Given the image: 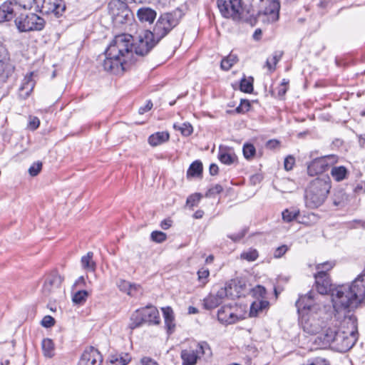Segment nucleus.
<instances>
[{
    "mask_svg": "<svg viewBox=\"0 0 365 365\" xmlns=\"http://www.w3.org/2000/svg\"><path fill=\"white\" fill-rule=\"evenodd\" d=\"M347 170L344 166L333 167L331 168V175L336 181H341L346 178Z\"/></svg>",
    "mask_w": 365,
    "mask_h": 365,
    "instance_id": "35",
    "label": "nucleus"
},
{
    "mask_svg": "<svg viewBox=\"0 0 365 365\" xmlns=\"http://www.w3.org/2000/svg\"><path fill=\"white\" fill-rule=\"evenodd\" d=\"M158 42L159 41H156L155 37L151 34V31H145L136 42L133 41L134 58L135 56L147 55Z\"/></svg>",
    "mask_w": 365,
    "mask_h": 365,
    "instance_id": "10",
    "label": "nucleus"
},
{
    "mask_svg": "<svg viewBox=\"0 0 365 365\" xmlns=\"http://www.w3.org/2000/svg\"><path fill=\"white\" fill-rule=\"evenodd\" d=\"M289 250L288 247L285 245L278 247L274 252V257L275 258H279L282 257L287 251Z\"/></svg>",
    "mask_w": 365,
    "mask_h": 365,
    "instance_id": "58",
    "label": "nucleus"
},
{
    "mask_svg": "<svg viewBox=\"0 0 365 365\" xmlns=\"http://www.w3.org/2000/svg\"><path fill=\"white\" fill-rule=\"evenodd\" d=\"M295 305L299 314H304L305 311L312 310L315 306L314 293L311 291L305 295L300 296Z\"/></svg>",
    "mask_w": 365,
    "mask_h": 365,
    "instance_id": "16",
    "label": "nucleus"
},
{
    "mask_svg": "<svg viewBox=\"0 0 365 365\" xmlns=\"http://www.w3.org/2000/svg\"><path fill=\"white\" fill-rule=\"evenodd\" d=\"M42 168V163L39 161L34 163L29 169V173L31 176H36Z\"/></svg>",
    "mask_w": 365,
    "mask_h": 365,
    "instance_id": "52",
    "label": "nucleus"
},
{
    "mask_svg": "<svg viewBox=\"0 0 365 365\" xmlns=\"http://www.w3.org/2000/svg\"><path fill=\"white\" fill-rule=\"evenodd\" d=\"M162 312L164 317L165 327L167 328L168 333L170 334L174 331L175 327L173 311L171 307H167L162 308Z\"/></svg>",
    "mask_w": 365,
    "mask_h": 365,
    "instance_id": "27",
    "label": "nucleus"
},
{
    "mask_svg": "<svg viewBox=\"0 0 365 365\" xmlns=\"http://www.w3.org/2000/svg\"><path fill=\"white\" fill-rule=\"evenodd\" d=\"M202 173V164L200 161L196 160L194 161L190 165L189 169L187 170V175L195 177L199 176Z\"/></svg>",
    "mask_w": 365,
    "mask_h": 365,
    "instance_id": "37",
    "label": "nucleus"
},
{
    "mask_svg": "<svg viewBox=\"0 0 365 365\" xmlns=\"http://www.w3.org/2000/svg\"><path fill=\"white\" fill-rule=\"evenodd\" d=\"M170 135L168 132H157L148 138V143L151 146H158L169 140Z\"/></svg>",
    "mask_w": 365,
    "mask_h": 365,
    "instance_id": "30",
    "label": "nucleus"
},
{
    "mask_svg": "<svg viewBox=\"0 0 365 365\" xmlns=\"http://www.w3.org/2000/svg\"><path fill=\"white\" fill-rule=\"evenodd\" d=\"M141 365H159L156 361L150 357L145 356L140 359Z\"/></svg>",
    "mask_w": 365,
    "mask_h": 365,
    "instance_id": "64",
    "label": "nucleus"
},
{
    "mask_svg": "<svg viewBox=\"0 0 365 365\" xmlns=\"http://www.w3.org/2000/svg\"><path fill=\"white\" fill-rule=\"evenodd\" d=\"M289 80L284 78L280 85L277 88V96L279 98H282L287 93L289 88Z\"/></svg>",
    "mask_w": 365,
    "mask_h": 365,
    "instance_id": "49",
    "label": "nucleus"
},
{
    "mask_svg": "<svg viewBox=\"0 0 365 365\" xmlns=\"http://www.w3.org/2000/svg\"><path fill=\"white\" fill-rule=\"evenodd\" d=\"M88 275H81L74 283L73 288L83 289V288H89L91 282L88 280Z\"/></svg>",
    "mask_w": 365,
    "mask_h": 365,
    "instance_id": "43",
    "label": "nucleus"
},
{
    "mask_svg": "<svg viewBox=\"0 0 365 365\" xmlns=\"http://www.w3.org/2000/svg\"><path fill=\"white\" fill-rule=\"evenodd\" d=\"M262 311L261 310L259 306L258 305L257 301L254 302L250 307V315L251 317H257L260 312Z\"/></svg>",
    "mask_w": 365,
    "mask_h": 365,
    "instance_id": "60",
    "label": "nucleus"
},
{
    "mask_svg": "<svg viewBox=\"0 0 365 365\" xmlns=\"http://www.w3.org/2000/svg\"><path fill=\"white\" fill-rule=\"evenodd\" d=\"M88 292L86 289H78L72 297V301L76 304H83L87 299Z\"/></svg>",
    "mask_w": 365,
    "mask_h": 365,
    "instance_id": "38",
    "label": "nucleus"
},
{
    "mask_svg": "<svg viewBox=\"0 0 365 365\" xmlns=\"http://www.w3.org/2000/svg\"><path fill=\"white\" fill-rule=\"evenodd\" d=\"M40 120L37 117H30L28 127L29 129L34 130L38 128Z\"/></svg>",
    "mask_w": 365,
    "mask_h": 365,
    "instance_id": "61",
    "label": "nucleus"
},
{
    "mask_svg": "<svg viewBox=\"0 0 365 365\" xmlns=\"http://www.w3.org/2000/svg\"><path fill=\"white\" fill-rule=\"evenodd\" d=\"M81 265L83 271L86 272H94L96 264L93 260V252H88L81 259Z\"/></svg>",
    "mask_w": 365,
    "mask_h": 365,
    "instance_id": "29",
    "label": "nucleus"
},
{
    "mask_svg": "<svg viewBox=\"0 0 365 365\" xmlns=\"http://www.w3.org/2000/svg\"><path fill=\"white\" fill-rule=\"evenodd\" d=\"M230 298L240 297L245 295V292L250 289H247V284L242 279H232L230 282L226 283Z\"/></svg>",
    "mask_w": 365,
    "mask_h": 365,
    "instance_id": "15",
    "label": "nucleus"
},
{
    "mask_svg": "<svg viewBox=\"0 0 365 365\" xmlns=\"http://www.w3.org/2000/svg\"><path fill=\"white\" fill-rule=\"evenodd\" d=\"M242 152L244 157L247 160H250L254 158L256 154V149L252 144L245 143L243 145Z\"/></svg>",
    "mask_w": 365,
    "mask_h": 365,
    "instance_id": "42",
    "label": "nucleus"
},
{
    "mask_svg": "<svg viewBox=\"0 0 365 365\" xmlns=\"http://www.w3.org/2000/svg\"><path fill=\"white\" fill-rule=\"evenodd\" d=\"M130 360V355L125 352H116L109 356L110 365H127Z\"/></svg>",
    "mask_w": 365,
    "mask_h": 365,
    "instance_id": "28",
    "label": "nucleus"
},
{
    "mask_svg": "<svg viewBox=\"0 0 365 365\" xmlns=\"http://www.w3.org/2000/svg\"><path fill=\"white\" fill-rule=\"evenodd\" d=\"M18 5L15 2L6 1L0 6V24L9 21L16 16Z\"/></svg>",
    "mask_w": 365,
    "mask_h": 365,
    "instance_id": "17",
    "label": "nucleus"
},
{
    "mask_svg": "<svg viewBox=\"0 0 365 365\" xmlns=\"http://www.w3.org/2000/svg\"><path fill=\"white\" fill-rule=\"evenodd\" d=\"M103 356L99 351L91 346L85 349L78 365H101Z\"/></svg>",
    "mask_w": 365,
    "mask_h": 365,
    "instance_id": "12",
    "label": "nucleus"
},
{
    "mask_svg": "<svg viewBox=\"0 0 365 365\" xmlns=\"http://www.w3.org/2000/svg\"><path fill=\"white\" fill-rule=\"evenodd\" d=\"M221 303L212 292L204 299V307L206 309H212Z\"/></svg>",
    "mask_w": 365,
    "mask_h": 365,
    "instance_id": "39",
    "label": "nucleus"
},
{
    "mask_svg": "<svg viewBox=\"0 0 365 365\" xmlns=\"http://www.w3.org/2000/svg\"><path fill=\"white\" fill-rule=\"evenodd\" d=\"M240 88L244 93H252L253 91V78L250 77L248 79L243 78L240 81Z\"/></svg>",
    "mask_w": 365,
    "mask_h": 365,
    "instance_id": "41",
    "label": "nucleus"
},
{
    "mask_svg": "<svg viewBox=\"0 0 365 365\" xmlns=\"http://www.w3.org/2000/svg\"><path fill=\"white\" fill-rule=\"evenodd\" d=\"M41 347L45 356L51 358L54 353V344L48 338L43 339L41 342Z\"/></svg>",
    "mask_w": 365,
    "mask_h": 365,
    "instance_id": "34",
    "label": "nucleus"
},
{
    "mask_svg": "<svg viewBox=\"0 0 365 365\" xmlns=\"http://www.w3.org/2000/svg\"><path fill=\"white\" fill-rule=\"evenodd\" d=\"M250 106V102L247 100H242L240 105L237 107L236 111L237 113H244L249 110Z\"/></svg>",
    "mask_w": 365,
    "mask_h": 365,
    "instance_id": "62",
    "label": "nucleus"
},
{
    "mask_svg": "<svg viewBox=\"0 0 365 365\" xmlns=\"http://www.w3.org/2000/svg\"><path fill=\"white\" fill-rule=\"evenodd\" d=\"M108 9L113 20L118 23L123 24L130 15L127 5L118 0L111 1L108 4Z\"/></svg>",
    "mask_w": 365,
    "mask_h": 365,
    "instance_id": "11",
    "label": "nucleus"
},
{
    "mask_svg": "<svg viewBox=\"0 0 365 365\" xmlns=\"http://www.w3.org/2000/svg\"><path fill=\"white\" fill-rule=\"evenodd\" d=\"M208 277L209 275H197L196 279L197 283L195 284V286L201 287L205 285L208 282Z\"/></svg>",
    "mask_w": 365,
    "mask_h": 365,
    "instance_id": "63",
    "label": "nucleus"
},
{
    "mask_svg": "<svg viewBox=\"0 0 365 365\" xmlns=\"http://www.w3.org/2000/svg\"><path fill=\"white\" fill-rule=\"evenodd\" d=\"M222 187L220 185L217 184L207 190V192L205 193V197H208L213 196L216 194H220V192H222Z\"/></svg>",
    "mask_w": 365,
    "mask_h": 365,
    "instance_id": "56",
    "label": "nucleus"
},
{
    "mask_svg": "<svg viewBox=\"0 0 365 365\" xmlns=\"http://www.w3.org/2000/svg\"><path fill=\"white\" fill-rule=\"evenodd\" d=\"M315 279V287L320 294H331L333 297V292L336 289L329 277V275H314Z\"/></svg>",
    "mask_w": 365,
    "mask_h": 365,
    "instance_id": "13",
    "label": "nucleus"
},
{
    "mask_svg": "<svg viewBox=\"0 0 365 365\" xmlns=\"http://www.w3.org/2000/svg\"><path fill=\"white\" fill-rule=\"evenodd\" d=\"M334 265V262H326L319 264L316 266V269L317 270L316 274H327V272L330 271Z\"/></svg>",
    "mask_w": 365,
    "mask_h": 365,
    "instance_id": "44",
    "label": "nucleus"
},
{
    "mask_svg": "<svg viewBox=\"0 0 365 365\" xmlns=\"http://www.w3.org/2000/svg\"><path fill=\"white\" fill-rule=\"evenodd\" d=\"M218 159L222 163L229 165L234 163L237 160V157L232 148L220 145Z\"/></svg>",
    "mask_w": 365,
    "mask_h": 365,
    "instance_id": "21",
    "label": "nucleus"
},
{
    "mask_svg": "<svg viewBox=\"0 0 365 365\" xmlns=\"http://www.w3.org/2000/svg\"><path fill=\"white\" fill-rule=\"evenodd\" d=\"M183 16L184 13L180 8L161 14L151 31L156 41H160L167 36L179 24Z\"/></svg>",
    "mask_w": 365,
    "mask_h": 365,
    "instance_id": "7",
    "label": "nucleus"
},
{
    "mask_svg": "<svg viewBox=\"0 0 365 365\" xmlns=\"http://www.w3.org/2000/svg\"><path fill=\"white\" fill-rule=\"evenodd\" d=\"M327 170L325 160L322 157L315 158L313 160L307 167L308 174L311 176L322 173Z\"/></svg>",
    "mask_w": 365,
    "mask_h": 365,
    "instance_id": "24",
    "label": "nucleus"
},
{
    "mask_svg": "<svg viewBox=\"0 0 365 365\" xmlns=\"http://www.w3.org/2000/svg\"><path fill=\"white\" fill-rule=\"evenodd\" d=\"M295 163V159L294 157L289 155L284 159V166L286 170H291Z\"/></svg>",
    "mask_w": 365,
    "mask_h": 365,
    "instance_id": "59",
    "label": "nucleus"
},
{
    "mask_svg": "<svg viewBox=\"0 0 365 365\" xmlns=\"http://www.w3.org/2000/svg\"><path fill=\"white\" fill-rule=\"evenodd\" d=\"M243 6L251 8L262 4L263 10L256 12V22H261L264 25H269L277 22L279 18L280 3L279 0H245Z\"/></svg>",
    "mask_w": 365,
    "mask_h": 365,
    "instance_id": "5",
    "label": "nucleus"
},
{
    "mask_svg": "<svg viewBox=\"0 0 365 365\" xmlns=\"http://www.w3.org/2000/svg\"><path fill=\"white\" fill-rule=\"evenodd\" d=\"M174 128L180 130L182 135L184 136H189L193 131L192 126L189 123H184L181 125L175 124Z\"/></svg>",
    "mask_w": 365,
    "mask_h": 365,
    "instance_id": "45",
    "label": "nucleus"
},
{
    "mask_svg": "<svg viewBox=\"0 0 365 365\" xmlns=\"http://www.w3.org/2000/svg\"><path fill=\"white\" fill-rule=\"evenodd\" d=\"M148 324H158L160 323V315L158 309L153 306H147L140 309Z\"/></svg>",
    "mask_w": 365,
    "mask_h": 365,
    "instance_id": "22",
    "label": "nucleus"
},
{
    "mask_svg": "<svg viewBox=\"0 0 365 365\" xmlns=\"http://www.w3.org/2000/svg\"><path fill=\"white\" fill-rule=\"evenodd\" d=\"M258 257V252L255 249H250L241 254V258L247 261H254Z\"/></svg>",
    "mask_w": 365,
    "mask_h": 365,
    "instance_id": "47",
    "label": "nucleus"
},
{
    "mask_svg": "<svg viewBox=\"0 0 365 365\" xmlns=\"http://www.w3.org/2000/svg\"><path fill=\"white\" fill-rule=\"evenodd\" d=\"M32 9L45 14H53L58 17L66 10V5L63 0H34Z\"/></svg>",
    "mask_w": 365,
    "mask_h": 365,
    "instance_id": "9",
    "label": "nucleus"
},
{
    "mask_svg": "<svg viewBox=\"0 0 365 365\" xmlns=\"http://www.w3.org/2000/svg\"><path fill=\"white\" fill-rule=\"evenodd\" d=\"M201 199V195L200 193H195L190 195L186 201L187 205L190 207H194L197 205Z\"/></svg>",
    "mask_w": 365,
    "mask_h": 365,
    "instance_id": "51",
    "label": "nucleus"
},
{
    "mask_svg": "<svg viewBox=\"0 0 365 365\" xmlns=\"http://www.w3.org/2000/svg\"><path fill=\"white\" fill-rule=\"evenodd\" d=\"M302 365H330L329 361L322 357H315L308 359L306 363Z\"/></svg>",
    "mask_w": 365,
    "mask_h": 365,
    "instance_id": "48",
    "label": "nucleus"
},
{
    "mask_svg": "<svg viewBox=\"0 0 365 365\" xmlns=\"http://www.w3.org/2000/svg\"><path fill=\"white\" fill-rule=\"evenodd\" d=\"M282 219L286 222H290L294 220L297 219V217L299 215V210L297 209L284 210L282 213Z\"/></svg>",
    "mask_w": 365,
    "mask_h": 365,
    "instance_id": "40",
    "label": "nucleus"
},
{
    "mask_svg": "<svg viewBox=\"0 0 365 365\" xmlns=\"http://www.w3.org/2000/svg\"><path fill=\"white\" fill-rule=\"evenodd\" d=\"M130 321V328L132 329L139 327L146 323L140 309L136 310L135 313L132 314Z\"/></svg>",
    "mask_w": 365,
    "mask_h": 365,
    "instance_id": "32",
    "label": "nucleus"
},
{
    "mask_svg": "<svg viewBox=\"0 0 365 365\" xmlns=\"http://www.w3.org/2000/svg\"><path fill=\"white\" fill-rule=\"evenodd\" d=\"M330 188V183L326 179L316 178L312 180L305 190L306 207L309 209L320 207L324 202Z\"/></svg>",
    "mask_w": 365,
    "mask_h": 365,
    "instance_id": "6",
    "label": "nucleus"
},
{
    "mask_svg": "<svg viewBox=\"0 0 365 365\" xmlns=\"http://www.w3.org/2000/svg\"><path fill=\"white\" fill-rule=\"evenodd\" d=\"M358 339L357 319L351 314L345 317L341 327L337 329L334 345L345 352L353 347Z\"/></svg>",
    "mask_w": 365,
    "mask_h": 365,
    "instance_id": "4",
    "label": "nucleus"
},
{
    "mask_svg": "<svg viewBox=\"0 0 365 365\" xmlns=\"http://www.w3.org/2000/svg\"><path fill=\"white\" fill-rule=\"evenodd\" d=\"M337 329L328 328L325 331L315 339V343L321 346H327L331 343L334 344Z\"/></svg>",
    "mask_w": 365,
    "mask_h": 365,
    "instance_id": "19",
    "label": "nucleus"
},
{
    "mask_svg": "<svg viewBox=\"0 0 365 365\" xmlns=\"http://www.w3.org/2000/svg\"><path fill=\"white\" fill-rule=\"evenodd\" d=\"M346 199L345 194L342 192H338L334 195L333 203L335 206H341L344 203V201Z\"/></svg>",
    "mask_w": 365,
    "mask_h": 365,
    "instance_id": "54",
    "label": "nucleus"
},
{
    "mask_svg": "<svg viewBox=\"0 0 365 365\" xmlns=\"http://www.w3.org/2000/svg\"><path fill=\"white\" fill-rule=\"evenodd\" d=\"M14 22L19 32L41 31L45 26L44 19L33 13L21 14L15 19Z\"/></svg>",
    "mask_w": 365,
    "mask_h": 365,
    "instance_id": "8",
    "label": "nucleus"
},
{
    "mask_svg": "<svg viewBox=\"0 0 365 365\" xmlns=\"http://www.w3.org/2000/svg\"><path fill=\"white\" fill-rule=\"evenodd\" d=\"M32 76V73H31L29 75L26 76L22 81L21 86L19 87V96L22 98H26L27 97H29V96L34 89L35 83L33 80Z\"/></svg>",
    "mask_w": 365,
    "mask_h": 365,
    "instance_id": "26",
    "label": "nucleus"
},
{
    "mask_svg": "<svg viewBox=\"0 0 365 365\" xmlns=\"http://www.w3.org/2000/svg\"><path fill=\"white\" fill-rule=\"evenodd\" d=\"M217 6L222 15L234 21L253 25L256 23V11L243 6L242 0H217Z\"/></svg>",
    "mask_w": 365,
    "mask_h": 365,
    "instance_id": "3",
    "label": "nucleus"
},
{
    "mask_svg": "<svg viewBox=\"0 0 365 365\" xmlns=\"http://www.w3.org/2000/svg\"><path fill=\"white\" fill-rule=\"evenodd\" d=\"M150 237L153 242L161 243L166 240L167 236L163 232L153 231L151 232Z\"/></svg>",
    "mask_w": 365,
    "mask_h": 365,
    "instance_id": "50",
    "label": "nucleus"
},
{
    "mask_svg": "<svg viewBox=\"0 0 365 365\" xmlns=\"http://www.w3.org/2000/svg\"><path fill=\"white\" fill-rule=\"evenodd\" d=\"M217 319L221 323L227 324L235 323L239 320V317L235 314L230 305L223 306L218 310Z\"/></svg>",
    "mask_w": 365,
    "mask_h": 365,
    "instance_id": "18",
    "label": "nucleus"
},
{
    "mask_svg": "<svg viewBox=\"0 0 365 365\" xmlns=\"http://www.w3.org/2000/svg\"><path fill=\"white\" fill-rule=\"evenodd\" d=\"M61 282V279L56 275H51V277L48 278L45 282V286L47 287L48 286L56 285L58 286Z\"/></svg>",
    "mask_w": 365,
    "mask_h": 365,
    "instance_id": "57",
    "label": "nucleus"
},
{
    "mask_svg": "<svg viewBox=\"0 0 365 365\" xmlns=\"http://www.w3.org/2000/svg\"><path fill=\"white\" fill-rule=\"evenodd\" d=\"M282 53L275 52L271 58H267L266 64L269 70L273 71L275 69V66L282 57Z\"/></svg>",
    "mask_w": 365,
    "mask_h": 365,
    "instance_id": "46",
    "label": "nucleus"
},
{
    "mask_svg": "<svg viewBox=\"0 0 365 365\" xmlns=\"http://www.w3.org/2000/svg\"><path fill=\"white\" fill-rule=\"evenodd\" d=\"M204 345L206 343H200L197 345L196 350L193 349H183L180 353V358L182 359V365H195L200 356L199 353L204 354Z\"/></svg>",
    "mask_w": 365,
    "mask_h": 365,
    "instance_id": "14",
    "label": "nucleus"
},
{
    "mask_svg": "<svg viewBox=\"0 0 365 365\" xmlns=\"http://www.w3.org/2000/svg\"><path fill=\"white\" fill-rule=\"evenodd\" d=\"M365 299V275H358L350 285H338L333 292L336 305L353 310L359 307Z\"/></svg>",
    "mask_w": 365,
    "mask_h": 365,
    "instance_id": "2",
    "label": "nucleus"
},
{
    "mask_svg": "<svg viewBox=\"0 0 365 365\" xmlns=\"http://www.w3.org/2000/svg\"><path fill=\"white\" fill-rule=\"evenodd\" d=\"M14 71V66L9 63L6 55L0 53V81H5Z\"/></svg>",
    "mask_w": 365,
    "mask_h": 365,
    "instance_id": "23",
    "label": "nucleus"
},
{
    "mask_svg": "<svg viewBox=\"0 0 365 365\" xmlns=\"http://www.w3.org/2000/svg\"><path fill=\"white\" fill-rule=\"evenodd\" d=\"M322 159L325 160L327 164V169L334 165L338 161V156L336 155H328L322 156Z\"/></svg>",
    "mask_w": 365,
    "mask_h": 365,
    "instance_id": "53",
    "label": "nucleus"
},
{
    "mask_svg": "<svg viewBox=\"0 0 365 365\" xmlns=\"http://www.w3.org/2000/svg\"><path fill=\"white\" fill-rule=\"evenodd\" d=\"M133 37L122 34L114 37L105 51L103 69L113 74H122L134 63Z\"/></svg>",
    "mask_w": 365,
    "mask_h": 365,
    "instance_id": "1",
    "label": "nucleus"
},
{
    "mask_svg": "<svg viewBox=\"0 0 365 365\" xmlns=\"http://www.w3.org/2000/svg\"><path fill=\"white\" fill-rule=\"evenodd\" d=\"M120 290L126 292L128 295H133V292L140 289L139 284H131L125 280H120L118 283Z\"/></svg>",
    "mask_w": 365,
    "mask_h": 365,
    "instance_id": "31",
    "label": "nucleus"
},
{
    "mask_svg": "<svg viewBox=\"0 0 365 365\" xmlns=\"http://www.w3.org/2000/svg\"><path fill=\"white\" fill-rule=\"evenodd\" d=\"M237 61V56L235 54L230 53L221 61V68L224 71H229Z\"/></svg>",
    "mask_w": 365,
    "mask_h": 365,
    "instance_id": "36",
    "label": "nucleus"
},
{
    "mask_svg": "<svg viewBox=\"0 0 365 365\" xmlns=\"http://www.w3.org/2000/svg\"><path fill=\"white\" fill-rule=\"evenodd\" d=\"M55 319L50 315L45 316L41 320V324L46 328H50L55 324Z\"/></svg>",
    "mask_w": 365,
    "mask_h": 365,
    "instance_id": "55",
    "label": "nucleus"
},
{
    "mask_svg": "<svg viewBox=\"0 0 365 365\" xmlns=\"http://www.w3.org/2000/svg\"><path fill=\"white\" fill-rule=\"evenodd\" d=\"M302 327L304 331L312 335L319 334L322 329L319 321L309 317L307 318H305L304 316L302 317Z\"/></svg>",
    "mask_w": 365,
    "mask_h": 365,
    "instance_id": "20",
    "label": "nucleus"
},
{
    "mask_svg": "<svg viewBox=\"0 0 365 365\" xmlns=\"http://www.w3.org/2000/svg\"><path fill=\"white\" fill-rule=\"evenodd\" d=\"M137 17L142 23L152 24L156 18V11L150 7H141L137 11Z\"/></svg>",
    "mask_w": 365,
    "mask_h": 365,
    "instance_id": "25",
    "label": "nucleus"
},
{
    "mask_svg": "<svg viewBox=\"0 0 365 365\" xmlns=\"http://www.w3.org/2000/svg\"><path fill=\"white\" fill-rule=\"evenodd\" d=\"M212 293L214 294L215 297L220 301L221 304L225 298L230 297L227 287L225 285L224 287H214Z\"/></svg>",
    "mask_w": 365,
    "mask_h": 365,
    "instance_id": "33",
    "label": "nucleus"
}]
</instances>
